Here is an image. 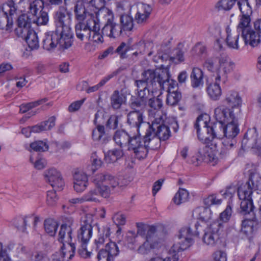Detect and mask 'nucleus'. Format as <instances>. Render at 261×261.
Returning a JSON list of instances; mask_svg holds the SVG:
<instances>
[{
    "label": "nucleus",
    "instance_id": "obj_32",
    "mask_svg": "<svg viewBox=\"0 0 261 261\" xmlns=\"http://www.w3.org/2000/svg\"><path fill=\"white\" fill-rule=\"evenodd\" d=\"M214 79V82L207 85L206 91L211 99L218 100L222 95V90L219 84L222 80H217V77Z\"/></svg>",
    "mask_w": 261,
    "mask_h": 261
},
{
    "label": "nucleus",
    "instance_id": "obj_25",
    "mask_svg": "<svg viewBox=\"0 0 261 261\" xmlns=\"http://www.w3.org/2000/svg\"><path fill=\"white\" fill-rule=\"evenodd\" d=\"M227 37L226 42L228 46L230 48L239 49L240 46L243 44V40L240 39V33L238 31H232L229 27L226 29Z\"/></svg>",
    "mask_w": 261,
    "mask_h": 261
},
{
    "label": "nucleus",
    "instance_id": "obj_58",
    "mask_svg": "<svg viewBox=\"0 0 261 261\" xmlns=\"http://www.w3.org/2000/svg\"><path fill=\"white\" fill-rule=\"evenodd\" d=\"M28 217H18L13 221L14 225L20 231L24 232L27 224Z\"/></svg>",
    "mask_w": 261,
    "mask_h": 261
},
{
    "label": "nucleus",
    "instance_id": "obj_21",
    "mask_svg": "<svg viewBox=\"0 0 261 261\" xmlns=\"http://www.w3.org/2000/svg\"><path fill=\"white\" fill-rule=\"evenodd\" d=\"M45 180L56 190L63 189L64 182L59 171L55 168H51L44 173Z\"/></svg>",
    "mask_w": 261,
    "mask_h": 261
},
{
    "label": "nucleus",
    "instance_id": "obj_51",
    "mask_svg": "<svg viewBox=\"0 0 261 261\" xmlns=\"http://www.w3.org/2000/svg\"><path fill=\"white\" fill-rule=\"evenodd\" d=\"M194 213L198 215L197 218L203 221H207L211 218V211L208 207H198Z\"/></svg>",
    "mask_w": 261,
    "mask_h": 261
},
{
    "label": "nucleus",
    "instance_id": "obj_17",
    "mask_svg": "<svg viewBox=\"0 0 261 261\" xmlns=\"http://www.w3.org/2000/svg\"><path fill=\"white\" fill-rule=\"evenodd\" d=\"M119 252L117 244L114 242L111 241L106 245L105 248L99 250L97 256L98 261H114Z\"/></svg>",
    "mask_w": 261,
    "mask_h": 261
},
{
    "label": "nucleus",
    "instance_id": "obj_49",
    "mask_svg": "<svg viewBox=\"0 0 261 261\" xmlns=\"http://www.w3.org/2000/svg\"><path fill=\"white\" fill-rule=\"evenodd\" d=\"M117 74L116 72H113L111 74L107 75L105 76L100 82L99 83L93 86L88 87L87 89H86V91L87 93H90L92 92H94L95 91H97L100 88L102 87L105 84L108 82L110 79L113 78L114 76H116Z\"/></svg>",
    "mask_w": 261,
    "mask_h": 261
},
{
    "label": "nucleus",
    "instance_id": "obj_18",
    "mask_svg": "<svg viewBox=\"0 0 261 261\" xmlns=\"http://www.w3.org/2000/svg\"><path fill=\"white\" fill-rule=\"evenodd\" d=\"M214 144V148L210 147L208 144L203 143L199 148L197 153V160H203L205 162L216 163L218 159L216 156L215 150L217 148L216 143L215 141H212L211 145Z\"/></svg>",
    "mask_w": 261,
    "mask_h": 261
},
{
    "label": "nucleus",
    "instance_id": "obj_24",
    "mask_svg": "<svg viewBox=\"0 0 261 261\" xmlns=\"http://www.w3.org/2000/svg\"><path fill=\"white\" fill-rule=\"evenodd\" d=\"M15 14H11L10 12L6 11L5 6L0 3V29L11 31L13 25V17Z\"/></svg>",
    "mask_w": 261,
    "mask_h": 261
},
{
    "label": "nucleus",
    "instance_id": "obj_54",
    "mask_svg": "<svg viewBox=\"0 0 261 261\" xmlns=\"http://www.w3.org/2000/svg\"><path fill=\"white\" fill-rule=\"evenodd\" d=\"M157 245L158 244L148 240L147 239H145V241L139 247L137 251L140 254H146L149 251H150L151 249L156 247Z\"/></svg>",
    "mask_w": 261,
    "mask_h": 261
},
{
    "label": "nucleus",
    "instance_id": "obj_37",
    "mask_svg": "<svg viewBox=\"0 0 261 261\" xmlns=\"http://www.w3.org/2000/svg\"><path fill=\"white\" fill-rule=\"evenodd\" d=\"M241 200L240 207L239 211L242 215H254L255 206L253 203L252 199H240Z\"/></svg>",
    "mask_w": 261,
    "mask_h": 261
},
{
    "label": "nucleus",
    "instance_id": "obj_31",
    "mask_svg": "<svg viewBox=\"0 0 261 261\" xmlns=\"http://www.w3.org/2000/svg\"><path fill=\"white\" fill-rule=\"evenodd\" d=\"M191 85L193 88H201L204 84V72L199 67H195L192 69L190 75Z\"/></svg>",
    "mask_w": 261,
    "mask_h": 261
},
{
    "label": "nucleus",
    "instance_id": "obj_14",
    "mask_svg": "<svg viewBox=\"0 0 261 261\" xmlns=\"http://www.w3.org/2000/svg\"><path fill=\"white\" fill-rule=\"evenodd\" d=\"M223 225L219 221H214L205 230L203 242L208 246H214L220 239Z\"/></svg>",
    "mask_w": 261,
    "mask_h": 261
},
{
    "label": "nucleus",
    "instance_id": "obj_34",
    "mask_svg": "<svg viewBox=\"0 0 261 261\" xmlns=\"http://www.w3.org/2000/svg\"><path fill=\"white\" fill-rule=\"evenodd\" d=\"M132 132L128 133L124 129H119L115 132L113 140L115 143L120 147L126 146L128 145L129 139Z\"/></svg>",
    "mask_w": 261,
    "mask_h": 261
},
{
    "label": "nucleus",
    "instance_id": "obj_11",
    "mask_svg": "<svg viewBox=\"0 0 261 261\" xmlns=\"http://www.w3.org/2000/svg\"><path fill=\"white\" fill-rule=\"evenodd\" d=\"M147 72H149L153 76L150 80H148L154 83L153 85H150L153 91L157 89V85L161 89L164 90H166L168 92L173 91L177 86L176 81L170 79L168 73L164 71L158 72L154 70L148 69L144 71L143 73H146Z\"/></svg>",
    "mask_w": 261,
    "mask_h": 261
},
{
    "label": "nucleus",
    "instance_id": "obj_60",
    "mask_svg": "<svg viewBox=\"0 0 261 261\" xmlns=\"http://www.w3.org/2000/svg\"><path fill=\"white\" fill-rule=\"evenodd\" d=\"M112 219L117 226H123L126 222V215L120 212L115 213Z\"/></svg>",
    "mask_w": 261,
    "mask_h": 261
},
{
    "label": "nucleus",
    "instance_id": "obj_4",
    "mask_svg": "<svg viewBox=\"0 0 261 261\" xmlns=\"http://www.w3.org/2000/svg\"><path fill=\"white\" fill-rule=\"evenodd\" d=\"M102 11L107 14V22L102 28L101 33L111 38L119 37L123 32L130 31L134 27L133 19L130 14H121L120 25L114 22V16L112 10L104 9Z\"/></svg>",
    "mask_w": 261,
    "mask_h": 261
},
{
    "label": "nucleus",
    "instance_id": "obj_29",
    "mask_svg": "<svg viewBox=\"0 0 261 261\" xmlns=\"http://www.w3.org/2000/svg\"><path fill=\"white\" fill-rule=\"evenodd\" d=\"M73 187L76 192L81 193L83 192L88 186L87 176L83 172H75L73 175Z\"/></svg>",
    "mask_w": 261,
    "mask_h": 261
},
{
    "label": "nucleus",
    "instance_id": "obj_12",
    "mask_svg": "<svg viewBox=\"0 0 261 261\" xmlns=\"http://www.w3.org/2000/svg\"><path fill=\"white\" fill-rule=\"evenodd\" d=\"M127 117V123L139 135H142L144 132L147 133L148 129H149L150 123L144 121V116L141 111H130Z\"/></svg>",
    "mask_w": 261,
    "mask_h": 261
},
{
    "label": "nucleus",
    "instance_id": "obj_22",
    "mask_svg": "<svg viewBox=\"0 0 261 261\" xmlns=\"http://www.w3.org/2000/svg\"><path fill=\"white\" fill-rule=\"evenodd\" d=\"M223 102L228 107H231V109L225 107L226 109L233 111L234 113H237V110L239 109L240 110V114L241 113L240 107L242 100L237 92L233 90L228 91L226 93Z\"/></svg>",
    "mask_w": 261,
    "mask_h": 261
},
{
    "label": "nucleus",
    "instance_id": "obj_48",
    "mask_svg": "<svg viewBox=\"0 0 261 261\" xmlns=\"http://www.w3.org/2000/svg\"><path fill=\"white\" fill-rule=\"evenodd\" d=\"M189 194L187 190L185 189L179 188L178 192L175 194L173 201L177 205L185 202L189 199Z\"/></svg>",
    "mask_w": 261,
    "mask_h": 261
},
{
    "label": "nucleus",
    "instance_id": "obj_33",
    "mask_svg": "<svg viewBox=\"0 0 261 261\" xmlns=\"http://www.w3.org/2000/svg\"><path fill=\"white\" fill-rule=\"evenodd\" d=\"M202 66L211 72L214 78L217 77L219 73V59L216 57L207 58L203 63Z\"/></svg>",
    "mask_w": 261,
    "mask_h": 261
},
{
    "label": "nucleus",
    "instance_id": "obj_43",
    "mask_svg": "<svg viewBox=\"0 0 261 261\" xmlns=\"http://www.w3.org/2000/svg\"><path fill=\"white\" fill-rule=\"evenodd\" d=\"M82 1L85 3L90 4L92 7H94L96 9L98 10V12L96 14L97 17L100 15H103L105 17H106V19L107 18V14L102 11L103 9H108L104 7V0H87Z\"/></svg>",
    "mask_w": 261,
    "mask_h": 261
},
{
    "label": "nucleus",
    "instance_id": "obj_50",
    "mask_svg": "<svg viewBox=\"0 0 261 261\" xmlns=\"http://www.w3.org/2000/svg\"><path fill=\"white\" fill-rule=\"evenodd\" d=\"M47 100V99L46 98H44L35 101L21 104L19 106V111L21 113H25L30 109L35 108L45 102Z\"/></svg>",
    "mask_w": 261,
    "mask_h": 261
},
{
    "label": "nucleus",
    "instance_id": "obj_41",
    "mask_svg": "<svg viewBox=\"0 0 261 261\" xmlns=\"http://www.w3.org/2000/svg\"><path fill=\"white\" fill-rule=\"evenodd\" d=\"M123 155V152L121 149H114L108 151L105 154V159L107 163H111L116 162Z\"/></svg>",
    "mask_w": 261,
    "mask_h": 261
},
{
    "label": "nucleus",
    "instance_id": "obj_59",
    "mask_svg": "<svg viewBox=\"0 0 261 261\" xmlns=\"http://www.w3.org/2000/svg\"><path fill=\"white\" fill-rule=\"evenodd\" d=\"M23 0H8L3 6L6 11L10 12L11 14H16L17 11V4L21 3Z\"/></svg>",
    "mask_w": 261,
    "mask_h": 261
},
{
    "label": "nucleus",
    "instance_id": "obj_16",
    "mask_svg": "<svg viewBox=\"0 0 261 261\" xmlns=\"http://www.w3.org/2000/svg\"><path fill=\"white\" fill-rule=\"evenodd\" d=\"M51 41L54 43L55 48L58 45L62 48H68L73 43L72 35H68L57 29L54 31L48 32Z\"/></svg>",
    "mask_w": 261,
    "mask_h": 261
},
{
    "label": "nucleus",
    "instance_id": "obj_26",
    "mask_svg": "<svg viewBox=\"0 0 261 261\" xmlns=\"http://www.w3.org/2000/svg\"><path fill=\"white\" fill-rule=\"evenodd\" d=\"M254 189V184L251 177L245 184H241L237 189L240 199H252V195Z\"/></svg>",
    "mask_w": 261,
    "mask_h": 261
},
{
    "label": "nucleus",
    "instance_id": "obj_53",
    "mask_svg": "<svg viewBox=\"0 0 261 261\" xmlns=\"http://www.w3.org/2000/svg\"><path fill=\"white\" fill-rule=\"evenodd\" d=\"M237 0H220L216 4V8L219 10L229 11L235 4Z\"/></svg>",
    "mask_w": 261,
    "mask_h": 261
},
{
    "label": "nucleus",
    "instance_id": "obj_63",
    "mask_svg": "<svg viewBox=\"0 0 261 261\" xmlns=\"http://www.w3.org/2000/svg\"><path fill=\"white\" fill-rule=\"evenodd\" d=\"M49 20L48 13L42 11L40 15L36 19H32V22L36 23L38 25H45L47 23Z\"/></svg>",
    "mask_w": 261,
    "mask_h": 261
},
{
    "label": "nucleus",
    "instance_id": "obj_42",
    "mask_svg": "<svg viewBox=\"0 0 261 261\" xmlns=\"http://www.w3.org/2000/svg\"><path fill=\"white\" fill-rule=\"evenodd\" d=\"M99 31L100 25L96 21L93 28L92 33V34H90V39L88 40V41L93 42L97 44H102L104 41L102 36L104 35L103 34L102 35L101 34Z\"/></svg>",
    "mask_w": 261,
    "mask_h": 261
},
{
    "label": "nucleus",
    "instance_id": "obj_3",
    "mask_svg": "<svg viewBox=\"0 0 261 261\" xmlns=\"http://www.w3.org/2000/svg\"><path fill=\"white\" fill-rule=\"evenodd\" d=\"M173 129L175 132H177L178 129V125L177 122L173 121L169 125L165 123L162 116L156 117L149 124V129L146 133L145 139L147 142L151 141V149H155L160 146L161 141H165L171 136L170 128Z\"/></svg>",
    "mask_w": 261,
    "mask_h": 261
},
{
    "label": "nucleus",
    "instance_id": "obj_47",
    "mask_svg": "<svg viewBox=\"0 0 261 261\" xmlns=\"http://www.w3.org/2000/svg\"><path fill=\"white\" fill-rule=\"evenodd\" d=\"M251 16L245 15L239 16V22L237 26V31L242 33L245 30L246 31L250 29Z\"/></svg>",
    "mask_w": 261,
    "mask_h": 261
},
{
    "label": "nucleus",
    "instance_id": "obj_52",
    "mask_svg": "<svg viewBox=\"0 0 261 261\" xmlns=\"http://www.w3.org/2000/svg\"><path fill=\"white\" fill-rule=\"evenodd\" d=\"M238 5L241 12V15L251 16L252 10L248 0H241L238 2Z\"/></svg>",
    "mask_w": 261,
    "mask_h": 261
},
{
    "label": "nucleus",
    "instance_id": "obj_39",
    "mask_svg": "<svg viewBox=\"0 0 261 261\" xmlns=\"http://www.w3.org/2000/svg\"><path fill=\"white\" fill-rule=\"evenodd\" d=\"M84 3H85L82 0H77V3L74 7L75 18L79 22L84 21L87 14Z\"/></svg>",
    "mask_w": 261,
    "mask_h": 261
},
{
    "label": "nucleus",
    "instance_id": "obj_35",
    "mask_svg": "<svg viewBox=\"0 0 261 261\" xmlns=\"http://www.w3.org/2000/svg\"><path fill=\"white\" fill-rule=\"evenodd\" d=\"M126 96L118 90H115L110 97L111 105L114 110L120 109L126 101Z\"/></svg>",
    "mask_w": 261,
    "mask_h": 261
},
{
    "label": "nucleus",
    "instance_id": "obj_8",
    "mask_svg": "<svg viewBox=\"0 0 261 261\" xmlns=\"http://www.w3.org/2000/svg\"><path fill=\"white\" fill-rule=\"evenodd\" d=\"M72 229L70 225L66 224L61 226L59 232L58 241L62 244L61 247L62 250V257L65 259L68 255L67 258L71 259L74 256L75 251V245L72 242Z\"/></svg>",
    "mask_w": 261,
    "mask_h": 261
},
{
    "label": "nucleus",
    "instance_id": "obj_61",
    "mask_svg": "<svg viewBox=\"0 0 261 261\" xmlns=\"http://www.w3.org/2000/svg\"><path fill=\"white\" fill-rule=\"evenodd\" d=\"M184 47V44L180 42L178 43L176 48L174 50L175 54L173 58L177 59L179 62H182L185 60Z\"/></svg>",
    "mask_w": 261,
    "mask_h": 261
},
{
    "label": "nucleus",
    "instance_id": "obj_55",
    "mask_svg": "<svg viewBox=\"0 0 261 261\" xmlns=\"http://www.w3.org/2000/svg\"><path fill=\"white\" fill-rule=\"evenodd\" d=\"M222 201L221 199L218 198L216 194H213L203 199V203L204 205L208 207L212 205H220L221 204Z\"/></svg>",
    "mask_w": 261,
    "mask_h": 261
},
{
    "label": "nucleus",
    "instance_id": "obj_2",
    "mask_svg": "<svg viewBox=\"0 0 261 261\" xmlns=\"http://www.w3.org/2000/svg\"><path fill=\"white\" fill-rule=\"evenodd\" d=\"M93 182L95 188L84 194L82 200L88 202H99V197L108 198L119 185L118 178L108 173L97 174L94 176Z\"/></svg>",
    "mask_w": 261,
    "mask_h": 261
},
{
    "label": "nucleus",
    "instance_id": "obj_5",
    "mask_svg": "<svg viewBox=\"0 0 261 261\" xmlns=\"http://www.w3.org/2000/svg\"><path fill=\"white\" fill-rule=\"evenodd\" d=\"M142 79L135 81V86L137 87L136 91L138 98L132 97L130 100V107L134 111H140L145 106L147 99L152 96L153 92L150 85H153V82L148 81L152 75L147 72L141 73Z\"/></svg>",
    "mask_w": 261,
    "mask_h": 261
},
{
    "label": "nucleus",
    "instance_id": "obj_7",
    "mask_svg": "<svg viewBox=\"0 0 261 261\" xmlns=\"http://www.w3.org/2000/svg\"><path fill=\"white\" fill-rule=\"evenodd\" d=\"M199 226L198 223L196 222L194 225L196 229L195 231H193L189 226L183 227L180 229L178 235L179 241L174 244L169 250V253L172 255L173 261L178 260V253L190 246L193 242V236L199 235V231L198 230Z\"/></svg>",
    "mask_w": 261,
    "mask_h": 261
},
{
    "label": "nucleus",
    "instance_id": "obj_28",
    "mask_svg": "<svg viewBox=\"0 0 261 261\" xmlns=\"http://www.w3.org/2000/svg\"><path fill=\"white\" fill-rule=\"evenodd\" d=\"M241 36L243 40V44L245 45H250L254 47L258 46L260 43V35L255 31L251 29L241 33Z\"/></svg>",
    "mask_w": 261,
    "mask_h": 261
},
{
    "label": "nucleus",
    "instance_id": "obj_36",
    "mask_svg": "<svg viewBox=\"0 0 261 261\" xmlns=\"http://www.w3.org/2000/svg\"><path fill=\"white\" fill-rule=\"evenodd\" d=\"M258 228V224L257 221L254 220H246L242 222L241 232L246 236H249Z\"/></svg>",
    "mask_w": 261,
    "mask_h": 261
},
{
    "label": "nucleus",
    "instance_id": "obj_9",
    "mask_svg": "<svg viewBox=\"0 0 261 261\" xmlns=\"http://www.w3.org/2000/svg\"><path fill=\"white\" fill-rule=\"evenodd\" d=\"M137 233L145 236L148 240L159 244L164 240L166 235L164 226L161 224L146 225L143 224H137Z\"/></svg>",
    "mask_w": 261,
    "mask_h": 261
},
{
    "label": "nucleus",
    "instance_id": "obj_27",
    "mask_svg": "<svg viewBox=\"0 0 261 261\" xmlns=\"http://www.w3.org/2000/svg\"><path fill=\"white\" fill-rule=\"evenodd\" d=\"M258 138V134L256 128L248 129L245 133L242 141V148H255Z\"/></svg>",
    "mask_w": 261,
    "mask_h": 261
},
{
    "label": "nucleus",
    "instance_id": "obj_45",
    "mask_svg": "<svg viewBox=\"0 0 261 261\" xmlns=\"http://www.w3.org/2000/svg\"><path fill=\"white\" fill-rule=\"evenodd\" d=\"M24 40L27 43L29 47L33 49L39 47V40L37 33L34 31H31L30 34L25 37Z\"/></svg>",
    "mask_w": 261,
    "mask_h": 261
},
{
    "label": "nucleus",
    "instance_id": "obj_23",
    "mask_svg": "<svg viewBox=\"0 0 261 261\" xmlns=\"http://www.w3.org/2000/svg\"><path fill=\"white\" fill-rule=\"evenodd\" d=\"M233 63L227 57H221L219 59V73L217 76V80H222L225 82L227 75L231 72L233 68Z\"/></svg>",
    "mask_w": 261,
    "mask_h": 261
},
{
    "label": "nucleus",
    "instance_id": "obj_38",
    "mask_svg": "<svg viewBox=\"0 0 261 261\" xmlns=\"http://www.w3.org/2000/svg\"><path fill=\"white\" fill-rule=\"evenodd\" d=\"M92 136L94 141H98L101 144H106L108 141L103 125H98L96 128L93 130Z\"/></svg>",
    "mask_w": 261,
    "mask_h": 261
},
{
    "label": "nucleus",
    "instance_id": "obj_30",
    "mask_svg": "<svg viewBox=\"0 0 261 261\" xmlns=\"http://www.w3.org/2000/svg\"><path fill=\"white\" fill-rule=\"evenodd\" d=\"M152 12V8L149 5L141 4L138 6V10L135 20L138 23H144L149 18Z\"/></svg>",
    "mask_w": 261,
    "mask_h": 261
},
{
    "label": "nucleus",
    "instance_id": "obj_15",
    "mask_svg": "<svg viewBox=\"0 0 261 261\" xmlns=\"http://www.w3.org/2000/svg\"><path fill=\"white\" fill-rule=\"evenodd\" d=\"M96 19L91 17L85 21L79 22L75 24V31L76 37L81 41H88L96 22Z\"/></svg>",
    "mask_w": 261,
    "mask_h": 261
},
{
    "label": "nucleus",
    "instance_id": "obj_57",
    "mask_svg": "<svg viewBox=\"0 0 261 261\" xmlns=\"http://www.w3.org/2000/svg\"><path fill=\"white\" fill-rule=\"evenodd\" d=\"M30 146L33 150L38 152L45 151L48 149L46 142L43 141H35L31 143Z\"/></svg>",
    "mask_w": 261,
    "mask_h": 261
},
{
    "label": "nucleus",
    "instance_id": "obj_46",
    "mask_svg": "<svg viewBox=\"0 0 261 261\" xmlns=\"http://www.w3.org/2000/svg\"><path fill=\"white\" fill-rule=\"evenodd\" d=\"M181 98V94L180 92L176 90L170 91L166 98V103L170 106L177 105Z\"/></svg>",
    "mask_w": 261,
    "mask_h": 261
},
{
    "label": "nucleus",
    "instance_id": "obj_64",
    "mask_svg": "<svg viewBox=\"0 0 261 261\" xmlns=\"http://www.w3.org/2000/svg\"><path fill=\"white\" fill-rule=\"evenodd\" d=\"M231 214V207L228 205L225 210L220 214V220H217V221H219L221 223H222L221 222H227L230 219Z\"/></svg>",
    "mask_w": 261,
    "mask_h": 261
},
{
    "label": "nucleus",
    "instance_id": "obj_10",
    "mask_svg": "<svg viewBox=\"0 0 261 261\" xmlns=\"http://www.w3.org/2000/svg\"><path fill=\"white\" fill-rule=\"evenodd\" d=\"M143 141H141V135H139L136 132L134 134H131L130 139L126 145L129 150L134 151L136 157L139 159H142L146 157L148 153V149H151V141H146V132L143 134Z\"/></svg>",
    "mask_w": 261,
    "mask_h": 261
},
{
    "label": "nucleus",
    "instance_id": "obj_1",
    "mask_svg": "<svg viewBox=\"0 0 261 261\" xmlns=\"http://www.w3.org/2000/svg\"><path fill=\"white\" fill-rule=\"evenodd\" d=\"M215 117L217 121L213 124H210L209 118L204 119V116H198L194 123V127L197 130V136L199 140L206 141L208 136L200 134V126H203V130H206L207 134H210L211 138H221L224 137V126L227 118V109L224 106H220L215 109Z\"/></svg>",
    "mask_w": 261,
    "mask_h": 261
},
{
    "label": "nucleus",
    "instance_id": "obj_13",
    "mask_svg": "<svg viewBox=\"0 0 261 261\" xmlns=\"http://www.w3.org/2000/svg\"><path fill=\"white\" fill-rule=\"evenodd\" d=\"M54 21L56 29L65 34L72 35L70 28L71 14L68 12L66 8L60 7L55 12Z\"/></svg>",
    "mask_w": 261,
    "mask_h": 261
},
{
    "label": "nucleus",
    "instance_id": "obj_56",
    "mask_svg": "<svg viewBox=\"0 0 261 261\" xmlns=\"http://www.w3.org/2000/svg\"><path fill=\"white\" fill-rule=\"evenodd\" d=\"M138 233L136 234L135 232L132 231L128 232L126 236V242L128 247L130 248H134L138 244Z\"/></svg>",
    "mask_w": 261,
    "mask_h": 261
},
{
    "label": "nucleus",
    "instance_id": "obj_44",
    "mask_svg": "<svg viewBox=\"0 0 261 261\" xmlns=\"http://www.w3.org/2000/svg\"><path fill=\"white\" fill-rule=\"evenodd\" d=\"M44 227L45 232L50 236L53 237L56 233L58 224L54 219L49 218L45 220Z\"/></svg>",
    "mask_w": 261,
    "mask_h": 261
},
{
    "label": "nucleus",
    "instance_id": "obj_6",
    "mask_svg": "<svg viewBox=\"0 0 261 261\" xmlns=\"http://www.w3.org/2000/svg\"><path fill=\"white\" fill-rule=\"evenodd\" d=\"M227 120L224 126V138H223L222 144L226 149L233 148L237 143L236 137L239 133L238 118L240 110H237V113L227 109Z\"/></svg>",
    "mask_w": 261,
    "mask_h": 261
},
{
    "label": "nucleus",
    "instance_id": "obj_20",
    "mask_svg": "<svg viewBox=\"0 0 261 261\" xmlns=\"http://www.w3.org/2000/svg\"><path fill=\"white\" fill-rule=\"evenodd\" d=\"M32 18L28 15L22 14L17 19V28L15 29V33L18 37L24 39L31 31H34L31 28Z\"/></svg>",
    "mask_w": 261,
    "mask_h": 261
},
{
    "label": "nucleus",
    "instance_id": "obj_40",
    "mask_svg": "<svg viewBox=\"0 0 261 261\" xmlns=\"http://www.w3.org/2000/svg\"><path fill=\"white\" fill-rule=\"evenodd\" d=\"M44 9V2L42 0H35L30 3L28 15L30 17L31 15H36L37 12H40Z\"/></svg>",
    "mask_w": 261,
    "mask_h": 261
},
{
    "label": "nucleus",
    "instance_id": "obj_19",
    "mask_svg": "<svg viewBox=\"0 0 261 261\" xmlns=\"http://www.w3.org/2000/svg\"><path fill=\"white\" fill-rule=\"evenodd\" d=\"M92 217L86 216L82 221L77 232V239L81 243H88L92 234Z\"/></svg>",
    "mask_w": 261,
    "mask_h": 261
},
{
    "label": "nucleus",
    "instance_id": "obj_62",
    "mask_svg": "<svg viewBox=\"0 0 261 261\" xmlns=\"http://www.w3.org/2000/svg\"><path fill=\"white\" fill-rule=\"evenodd\" d=\"M58 200V197L55 190L47 191L46 195V203L48 205H55Z\"/></svg>",
    "mask_w": 261,
    "mask_h": 261
}]
</instances>
